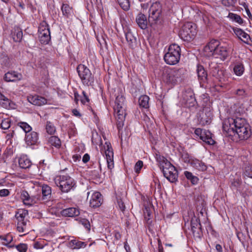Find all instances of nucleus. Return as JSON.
Returning <instances> with one entry per match:
<instances>
[{
    "mask_svg": "<svg viewBox=\"0 0 252 252\" xmlns=\"http://www.w3.org/2000/svg\"><path fill=\"white\" fill-rule=\"evenodd\" d=\"M104 153L107 163V167L111 170L114 167L113 151L110 143L105 142L104 145Z\"/></svg>",
    "mask_w": 252,
    "mask_h": 252,
    "instance_id": "f8f14e48",
    "label": "nucleus"
},
{
    "mask_svg": "<svg viewBox=\"0 0 252 252\" xmlns=\"http://www.w3.org/2000/svg\"><path fill=\"white\" fill-rule=\"evenodd\" d=\"M12 237L10 235H9L3 238V240L7 243V244H8L12 241ZM5 245H6V244H5Z\"/></svg>",
    "mask_w": 252,
    "mask_h": 252,
    "instance_id": "bf43d9fd",
    "label": "nucleus"
},
{
    "mask_svg": "<svg viewBox=\"0 0 252 252\" xmlns=\"http://www.w3.org/2000/svg\"><path fill=\"white\" fill-rule=\"evenodd\" d=\"M228 18H229L232 21L235 22L239 25H242L244 23V20L240 15L233 13H229Z\"/></svg>",
    "mask_w": 252,
    "mask_h": 252,
    "instance_id": "72a5a7b5",
    "label": "nucleus"
},
{
    "mask_svg": "<svg viewBox=\"0 0 252 252\" xmlns=\"http://www.w3.org/2000/svg\"><path fill=\"white\" fill-rule=\"evenodd\" d=\"M243 174L245 176L252 178V167L250 166H246Z\"/></svg>",
    "mask_w": 252,
    "mask_h": 252,
    "instance_id": "09e8293b",
    "label": "nucleus"
},
{
    "mask_svg": "<svg viewBox=\"0 0 252 252\" xmlns=\"http://www.w3.org/2000/svg\"><path fill=\"white\" fill-rule=\"evenodd\" d=\"M46 129L50 134H53L56 131L55 126L49 122H47Z\"/></svg>",
    "mask_w": 252,
    "mask_h": 252,
    "instance_id": "a18cd8bd",
    "label": "nucleus"
},
{
    "mask_svg": "<svg viewBox=\"0 0 252 252\" xmlns=\"http://www.w3.org/2000/svg\"><path fill=\"white\" fill-rule=\"evenodd\" d=\"M69 246L72 249H79L86 247L87 244L85 242L80 241L76 239H73L69 241Z\"/></svg>",
    "mask_w": 252,
    "mask_h": 252,
    "instance_id": "7c9ffc66",
    "label": "nucleus"
},
{
    "mask_svg": "<svg viewBox=\"0 0 252 252\" xmlns=\"http://www.w3.org/2000/svg\"><path fill=\"white\" fill-rule=\"evenodd\" d=\"M213 115L210 111L202 112L199 118V122L202 125H208L211 123Z\"/></svg>",
    "mask_w": 252,
    "mask_h": 252,
    "instance_id": "5701e85b",
    "label": "nucleus"
},
{
    "mask_svg": "<svg viewBox=\"0 0 252 252\" xmlns=\"http://www.w3.org/2000/svg\"><path fill=\"white\" fill-rule=\"evenodd\" d=\"M33 247L36 249H41L43 248V245L38 242L34 243L33 244Z\"/></svg>",
    "mask_w": 252,
    "mask_h": 252,
    "instance_id": "13d9d810",
    "label": "nucleus"
},
{
    "mask_svg": "<svg viewBox=\"0 0 252 252\" xmlns=\"http://www.w3.org/2000/svg\"><path fill=\"white\" fill-rule=\"evenodd\" d=\"M10 126V121L8 119H4L2 121L1 127L3 129H7Z\"/></svg>",
    "mask_w": 252,
    "mask_h": 252,
    "instance_id": "8fccbe9b",
    "label": "nucleus"
},
{
    "mask_svg": "<svg viewBox=\"0 0 252 252\" xmlns=\"http://www.w3.org/2000/svg\"><path fill=\"white\" fill-rule=\"evenodd\" d=\"M102 202L101 194L99 192H95L93 193L90 200V205L92 208L99 207Z\"/></svg>",
    "mask_w": 252,
    "mask_h": 252,
    "instance_id": "a211bd4d",
    "label": "nucleus"
},
{
    "mask_svg": "<svg viewBox=\"0 0 252 252\" xmlns=\"http://www.w3.org/2000/svg\"><path fill=\"white\" fill-rule=\"evenodd\" d=\"M210 73L212 75L220 81L223 77V71L221 69L219 65L216 63H212L210 64Z\"/></svg>",
    "mask_w": 252,
    "mask_h": 252,
    "instance_id": "dca6fc26",
    "label": "nucleus"
},
{
    "mask_svg": "<svg viewBox=\"0 0 252 252\" xmlns=\"http://www.w3.org/2000/svg\"><path fill=\"white\" fill-rule=\"evenodd\" d=\"M55 182L63 192H68L75 185L74 180L67 175L57 176Z\"/></svg>",
    "mask_w": 252,
    "mask_h": 252,
    "instance_id": "39448f33",
    "label": "nucleus"
},
{
    "mask_svg": "<svg viewBox=\"0 0 252 252\" xmlns=\"http://www.w3.org/2000/svg\"><path fill=\"white\" fill-rule=\"evenodd\" d=\"M241 182L239 179L234 180L233 182H232V186L235 188H238L240 185Z\"/></svg>",
    "mask_w": 252,
    "mask_h": 252,
    "instance_id": "4d7b16f0",
    "label": "nucleus"
},
{
    "mask_svg": "<svg viewBox=\"0 0 252 252\" xmlns=\"http://www.w3.org/2000/svg\"><path fill=\"white\" fill-rule=\"evenodd\" d=\"M185 70L183 68H179L178 69H172V72L174 74V76L177 80V83L180 82L183 79Z\"/></svg>",
    "mask_w": 252,
    "mask_h": 252,
    "instance_id": "2f4dec72",
    "label": "nucleus"
},
{
    "mask_svg": "<svg viewBox=\"0 0 252 252\" xmlns=\"http://www.w3.org/2000/svg\"><path fill=\"white\" fill-rule=\"evenodd\" d=\"M162 79L164 82L168 85H175L177 84V80L174 76L172 69H166L163 71Z\"/></svg>",
    "mask_w": 252,
    "mask_h": 252,
    "instance_id": "2eb2a0df",
    "label": "nucleus"
},
{
    "mask_svg": "<svg viewBox=\"0 0 252 252\" xmlns=\"http://www.w3.org/2000/svg\"><path fill=\"white\" fill-rule=\"evenodd\" d=\"M168 167L163 168L164 176L170 182L174 183L178 179V171L175 167L169 163Z\"/></svg>",
    "mask_w": 252,
    "mask_h": 252,
    "instance_id": "9d476101",
    "label": "nucleus"
},
{
    "mask_svg": "<svg viewBox=\"0 0 252 252\" xmlns=\"http://www.w3.org/2000/svg\"><path fill=\"white\" fill-rule=\"evenodd\" d=\"M25 216L26 213H25L23 211H19L18 212L16 213L15 217L17 220V222H27L25 220Z\"/></svg>",
    "mask_w": 252,
    "mask_h": 252,
    "instance_id": "a19ab883",
    "label": "nucleus"
},
{
    "mask_svg": "<svg viewBox=\"0 0 252 252\" xmlns=\"http://www.w3.org/2000/svg\"><path fill=\"white\" fill-rule=\"evenodd\" d=\"M189 94V96L190 97V99L191 100V102H192L193 101L194 102L195 101V99H194V97L193 96V94L192 93V92L190 91L188 93Z\"/></svg>",
    "mask_w": 252,
    "mask_h": 252,
    "instance_id": "0e129e2a",
    "label": "nucleus"
},
{
    "mask_svg": "<svg viewBox=\"0 0 252 252\" xmlns=\"http://www.w3.org/2000/svg\"><path fill=\"white\" fill-rule=\"evenodd\" d=\"M83 96L80 97V101L83 104H86L89 102L90 99L85 91L82 92Z\"/></svg>",
    "mask_w": 252,
    "mask_h": 252,
    "instance_id": "864d4df0",
    "label": "nucleus"
},
{
    "mask_svg": "<svg viewBox=\"0 0 252 252\" xmlns=\"http://www.w3.org/2000/svg\"><path fill=\"white\" fill-rule=\"evenodd\" d=\"M27 99L29 102L35 105L41 106L47 103V100L44 97L38 95H30Z\"/></svg>",
    "mask_w": 252,
    "mask_h": 252,
    "instance_id": "4be33fe9",
    "label": "nucleus"
},
{
    "mask_svg": "<svg viewBox=\"0 0 252 252\" xmlns=\"http://www.w3.org/2000/svg\"><path fill=\"white\" fill-rule=\"evenodd\" d=\"M216 249L218 252H222V247L220 244L216 245Z\"/></svg>",
    "mask_w": 252,
    "mask_h": 252,
    "instance_id": "774afa93",
    "label": "nucleus"
},
{
    "mask_svg": "<svg viewBox=\"0 0 252 252\" xmlns=\"http://www.w3.org/2000/svg\"><path fill=\"white\" fill-rule=\"evenodd\" d=\"M0 63L3 66L8 67L10 65V60L5 54H1L0 56Z\"/></svg>",
    "mask_w": 252,
    "mask_h": 252,
    "instance_id": "c9c22d12",
    "label": "nucleus"
},
{
    "mask_svg": "<svg viewBox=\"0 0 252 252\" xmlns=\"http://www.w3.org/2000/svg\"><path fill=\"white\" fill-rule=\"evenodd\" d=\"M62 11L63 15L68 17L72 12V9L68 4H63L62 7Z\"/></svg>",
    "mask_w": 252,
    "mask_h": 252,
    "instance_id": "79ce46f5",
    "label": "nucleus"
},
{
    "mask_svg": "<svg viewBox=\"0 0 252 252\" xmlns=\"http://www.w3.org/2000/svg\"><path fill=\"white\" fill-rule=\"evenodd\" d=\"M196 72L200 84L208 83L207 73L202 65L197 66Z\"/></svg>",
    "mask_w": 252,
    "mask_h": 252,
    "instance_id": "aec40b11",
    "label": "nucleus"
},
{
    "mask_svg": "<svg viewBox=\"0 0 252 252\" xmlns=\"http://www.w3.org/2000/svg\"><path fill=\"white\" fill-rule=\"evenodd\" d=\"M72 113L75 116H77V117L81 116V115H80L79 112L77 109H73L72 110Z\"/></svg>",
    "mask_w": 252,
    "mask_h": 252,
    "instance_id": "69168bd1",
    "label": "nucleus"
},
{
    "mask_svg": "<svg viewBox=\"0 0 252 252\" xmlns=\"http://www.w3.org/2000/svg\"><path fill=\"white\" fill-rule=\"evenodd\" d=\"M14 103L0 92V105L6 109L12 108Z\"/></svg>",
    "mask_w": 252,
    "mask_h": 252,
    "instance_id": "cd10ccee",
    "label": "nucleus"
},
{
    "mask_svg": "<svg viewBox=\"0 0 252 252\" xmlns=\"http://www.w3.org/2000/svg\"><path fill=\"white\" fill-rule=\"evenodd\" d=\"M143 166V162L141 160H138L135 164L134 166V171L136 173H139L141 169L142 168Z\"/></svg>",
    "mask_w": 252,
    "mask_h": 252,
    "instance_id": "603ef678",
    "label": "nucleus"
},
{
    "mask_svg": "<svg viewBox=\"0 0 252 252\" xmlns=\"http://www.w3.org/2000/svg\"><path fill=\"white\" fill-rule=\"evenodd\" d=\"M194 133L203 142L208 145H213L215 141L212 137V133L209 130L202 129L199 128L195 129Z\"/></svg>",
    "mask_w": 252,
    "mask_h": 252,
    "instance_id": "9b49d317",
    "label": "nucleus"
},
{
    "mask_svg": "<svg viewBox=\"0 0 252 252\" xmlns=\"http://www.w3.org/2000/svg\"><path fill=\"white\" fill-rule=\"evenodd\" d=\"M149 97L146 95L141 96L139 98V104L140 107L147 108L149 107Z\"/></svg>",
    "mask_w": 252,
    "mask_h": 252,
    "instance_id": "f704fd0d",
    "label": "nucleus"
},
{
    "mask_svg": "<svg viewBox=\"0 0 252 252\" xmlns=\"http://www.w3.org/2000/svg\"><path fill=\"white\" fill-rule=\"evenodd\" d=\"M17 229L21 233L27 232L28 229H27V222H17Z\"/></svg>",
    "mask_w": 252,
    "mask_h": 252,
    "instance_id": "37998d69",
    "label": "nucleus"
},
{
    "mask_svg": "<svg viewBox=\"0 0 252 252\" xmlns=\"http://www.w3.org/2000/svg\"><path fill=\"white\" fill-rule=\"evenodd\" d=\"M22 78V74L15 71H10L5 74L3 79L6 82H16L21 80Z\"/></svg>",
    "mask_w": 252,
    "mask_h": 252,
    "instance_id": "f3484780",
    "label": "nucleus"
},
{
    "mask_svg": "<svg viewBox=\"0 0 252 252\" xmlns=\"http://www.w3.org/2000/svg\"><path fill=\"white\" fill-rule=\"evenodd\" d=\"M46 167V165H44V160L42 162H40L39 163V168L45 170Z\"/></svg>",
    "mask_w": 252,
    "mask_h": 252,
    "instance_id": "338daca9",
    "label": "nucleus"
},
{
    "mask_svg": "<svg viewBox=\"0 0 252 252\" xmlns=\"http://www.w3.org/2000/svg\"><path fill=\"white\" fill-rule=\"evenodd\" d=\"M38 135L35 131H32L26 134L25 141L27 145L32 146L35 145L38 141Z\"/></svg>",
    "mask_w": 252,
    "mask_h": 252,
    "instance_id": "412c9836",
    "label": "nucleus"
},
{
    "mask_svg": "<svg viewBox=\"0 0 252 252\" xmlns=\"http://www.w3.org/2000/svg\"><path fill=\"white\" fill-rule=\"evenodd\" d=\"M9 194V191L7 189H2L0 190V196L3 197L6 196L8 195Z\"/></svg>",
    "mask_w": 252,
    "mask_h": 252,
    "instance_id": "6e6d98bb",
    "label": "nucleus"
},
{
    "mask_svg": "<svg viewBox=\"0 0 252 252\" xmlns=\"http://www.w3.org/2000/svg\"><path fill=\"white\" fill-rule=\"evenodd\" d=\"M204 51L206 55L213 56L224 61L228 57L229 51L227 46L225 44L220 43L219 41L212 39L204 47Z\"/></svg>",
    "mask_w": 252,
    "mask_h": 252,
    "instance_id": "f03ea898",
    "label": "nucleus"
},
{
    "mask_svg": "<svg viewBox=\"0 0 252 252\" xmlns=\"http://www.w3.org/2000/svg\"><path fill=\"white\" fill-rule=\"evenodd\" d=\"M233 69L235 74L237 76H241L245 70L244 65L242 61L236 60L233 63Z\"/></svg>",
    "mask_w": 252,
    "mask_h": 252,
    "instance_id": "b1692460",
    "label": "nucleus"
},
{
    "mask_svg": "<svg viewBox=\"0 0 252 252\" xmlns=\"http://www.w3.org/2000/svg\"><path fill=\"white\" fill-rule=\"evenodd\" d=\"M190 225L193 236L196 238H200L202 236V229L199 220L195 218L192 219Z\"/></svg>",
    "mask_w": 252,
    "mask_h": 252,
    "instance_id": "4468645a",
    "label": "nucleus"
},
{
    "mask_svg": "<svg viewBox=\"0 0 252 252\" xmlns=\"http://www.w3.org/2000/svg\"><path fill=\"white\" fill-rule=\"evenodd\" d=\"M118 203L120 209L122 211H124L125 209V206L124 202H123L122 201H118Z\"/></svg>",
    "mask_w": 252,
    "mask_h": 252,
    "instance_id": "e2e57ef3",
    "label": "nucleus"
},
{
    "mask_svg": "<svg viewBox=\"0 0 252 252\" xmlns=\"http://www.w3.org/2000/svg\"><path fill=\"white\" fill-rule=\"evenodd\" d=\"M237 2V0H222V3L225 6H234Z\"/></svg>",
    "mask_w": 252,
    "mask_h": 252,
    "instance_id": "49530a36",
    "label": "nucleus"
},
{
    "mask_svg": "<svg viewBox=\"0 0 252 252\" xmlns=\"http://www.w3.org/2000/svg\"><path fill=\"white\" fill-rule=\"evenodd\" d=\"M38 37L41 44H47L51 39L50 32L48 25L44 21L38 27Z\"/></svg>",
    "mask_w": 252,
    "mask_h": 252,
    "instance_id": "6e6552de",
    "label": "nucleus"
},
{
    "mask_svg": "<svg viewBox=\"0 0 252 252\" xmlns=\"http://www.w3.org/2000/svg\"><path fill=\"white\" fill-rule=\"evenodd\" d=\"M19 164L21 168L26 169L31 166L32 162L27 156H23L19 158Z\"/></svg>",
    "mask_w": 252,
    "mask_h": 252,
    "instance_id": "c756f323",
    "label": "nucleus"
},
{
    "mask_svg": "<svg viewBox=\"0 0 252 252\" xmlns=\"http://www.w3.org/2000/svg\"><path fill=\"white\" fill-rule=\"evenodd\" d=\"M222 128L228 136H235L240 140L248 139L251 134L249 124L242 118H228L224 122Z\"/></svg>",
    "mask_w": 252,
    "mask_h": 252,
    "instance_id": "f257e3e1",
    "label": "nucleus"
},
{
    "mask_svg": "<svg viewBox=\"0 0 252 252\" xmlns=\"http://www.w3.org/2000/svg\"><path fill=\"white\" fill-rule=\"evenodd\" d=\"M90 160V156L88 154L84 155L82 158V161L84 163H87Z\"/></svg>",
    "mask_w": 252,
    "mask_h": 252,
    "instance_id": "052dcab7",
    "label": "nucleus"
},
{
    "mask_svg": "<svg viewBox=\"0 0 252 252\" xmlns=\"http://www.w3.org/2000/svg\"><path fill=\"white\" fill-rule=\"evenodd\" d=\"M125 36L127 42L131 48H134L136 46V39L133 35L130 30L126 29L125 30Z\"/></svg>",
    "mask_w": 252,
    "mask_h": 252,
    "instance_id": "393cba45",
    "label": "nucleus"
},
{
    "mask_svg": "<svg viewBox=\"0 0 252 252\" xmlns=\"http://www.w3.org/2000/svg\"><path fill=\"white\" fill-rule=\"evenodd\" d=\"M121 7L125 10L129 9V4L128 0H117Z\"/></svg>",
    "mask_w": 252,
    "mask_h": 252,
    "instance_id": "c03bdc74",
    "label": "nucleus"
},
{
    "mask_svg": "<svg viewBox=\"0 0 252 252\" xmlns=\"http://www.w3.org/2000/svg\"><path fill=\"white\" fill-rule=\"evenodd\" d=\"M181 57V48L176 44L170 45L168 52L164 56V60L167 64L174 65L180 61Z\"/></svg>",
    "mask_w": 252,
    "mask_h": 252,
    "instance_id": "20e7f679",
    "label": "nucleus"
},
{
    "mask_svg": "<svg viewBox=\"0 0 252 252\" xmlns=\"http://www.w3.org/2000/svg\"><path fill=\"white\" fill-rule=\"evenodd\" d=\"M13 39L15 42H20L23 37V32L19 29H15L13 33Z\"/></svg>",
    "mask_w": 252,
    "mask_h": 252,
    "instance_id": "e433bc0d",
    "label": "nucleus"
},
{
    "mask_svg": "<svg viewBox=\"0 0 252 252\" xmlns=\"http://www.w3.org/2000/svg\"><path fill=\"white\" fill-rule=\"evenodd\" d=\"M136 21L141 29L145 30L147 28L148 21L144 14L139 13L136 17Z\"/></svg>",
    "mask_w": 252,
    "mask_h": 252,
    "instance_id": "a878e982",
    "label": "nucleus"
},
{
    "mask_svg": "<svg viewBox=\"0 0 252 252\" xmlns=\"http://www.w3.org/2000/svg\"><path fill=\"white\" fill-rule=\"evenodd\" d=\"M232 30L237 36L243 42L247 44H249L250 40V36L249 34L240 28L234 27L232 28Z\"/></svg>",
    "mask_w": 252,
    "mask_h": 252,
    "instance_id": "6ab92c4d",
    "label": "nucleus"
},
{
    "mask_svg": "<svg viewBox=\"0 0 252 252\" xmlns=\"http://www.w3.org/2000/svg\"><path fill=\"white\" fill-rule=\"evenodd\" d=\"M196 34L195 27L191 23L187 22L182 27L179 35L184 41H189Z\"/></svg>",
    "mask_w": 252,
    "mask_h": 252,
    "instance_id": "423d86ee",
    "label": "nucleus"
},
{
    "mask_svg": "<svg viewBox=\"0 0 252 252\" xmlns=\"http://www.w3.org/2000/svg\"><path fill=\"white\" fill-rule=\"evenodd\" d=\"M48 142L51 145L56 148H59L61 145L60 139L55 136H51L49 139Z\"/></svg>",
    "mask_w": 252,
    "mask_h": 252,
    "instance_id": "4c0bfd02",
    "label": "nucleus"
},
{
    "mask_svg": "<svg viewBox=\"0 0 252 252\" xmlns=\"http://www.w3.org/2000/svg\"><path fill=\"white\" fill-rule=\"evenodd\" d=\"M125 97L122 95H118L117 96L115 101V105L113 108H122V107H125Z\"/></svg>",
    "mask_w": 252,
    "mask_h": 252,
    "instance_id": "473e14b6",
    "label": "nucleus"
},
{
    "mask_svg": "<svg viewBox=\"0 0 252 252\" xmlns=\"http://www.w3.org/2000/svg\"><path fill=\"white\" fill-rule=\"evenodd\" d=\"M17 250L20 252H26L28 249V246L26 244L21 243L15 246Z\"/></svg>",
    "mask_w": 252,
    "mask_h": 252,
    "instance_id": "de8ad7c7",
    "label": "nucleus"
},
{
    "mask_svg": "<svg viewBox=\"0 0 252 252\" xmlns=\"http://www.w3.org/2000/svg\"><path fill=\"white\" fill-rule=\"evenodd\" d=\"M182 160L186 163L190 162L191 160L189 158V155L187 152H183L181 155Z\"/></svg>",
    "mask_w": 252,
    "mask_h": 252,
    "instance_id": "5fc2aeb1",
    "label": "nucleus"
},
{
    "mask_svg": "<svg viewBox=\"0 0 252 252\" xmlns=\"http://www.w3.org/2000/svg\"><path fill=\"white\" fill-rule=\"evenodd\" d=\"M62 214L65 217H73L78 216L80 214V212L78 209L71 207L63 209L62 211Z\"/></svg>",
    "mask_w": 252,
    "mask_h": 252,
    "instance_id": "bb28decb",
    "label": "nucleus"
},
{
    "mask_svg": "<svg viewBox=\"0 0 252 252\" xmlns=\"http://www.w3.org/2000/svg\"><path fill=\"white\" fill-rule=\"evenodd\" d=\"M149 20L150 22L156 23L159 20L162 12L161 4L158 1L154 2L151 5L149 10Z\"/></svg>",
    "mask_w": 252,
    "mask_h": 252,
    "instance_id": "1a4fd4ad",
    "label": "nucleus"
},
{
    "mask_svg": "<svg viewBox=\"0 0 252 252\" xmlns=\"http://www.w3.org/2000/svg\"><path fill=\"white\" fill-rule=\"evenodd\" d=\"M17 126L21 127L25 131L26 134L31 132L32 129V127L26 122H20L18 123Z\"/></svg>",
    "mask_w": 252,
    "mask_h": 252,
    "instance_id": "ea45409f",
    "label": "nucleus"
},
{
    "mask_svg": "<svg viewBox=\"0 0 252 252\" xmlns=\"http://www.w3.org/2000/svg\"><path fill=\"white\" fill-rule=\"evenodd\" d=\"M77 71L84 85L89 86L94 83V76L90 69L85 65L82 64L78 65Z\"/></svg>",
    "mask_w": 252,
    "mask_h": 252,
    "instance_id": "0eeeda50",
    "label": "nucleus"
},
{
    "mask_svg": "<svg viewBox=\"0 0 252 252\" xmlns=\"http://www.w3.org/2000/svg\"><path fill=\"white\" fill-rule=\"evenodd\" d=\"M79 223L83 225L88 230H90V223L88 220L85 219H81L79 220Z\"/></svg>",
    "mask_w": 252,
    "mask_h": 252,
    "instance_id": "3c124183",
    "label": "nucleus"
},
{
    "mask_svg": "<svg viewBox=\"0 0 252 252\" xmlns=\"http://www.w3.org/2000/svg\"><path fill=\"white\" fill-rule=\"evenodd\" d=\"M184 175L188 180L190 181L193 185H196L198 183V178L193 175L191 172L186 171L184 172Z\"/></svg>",
    "mask_w": 252,
    "mask_h": 252,
    "instance_id": "58836bf2",
    "label": "nucleus"
},
{
    "mask_svg": "<svg viewBox=\"0 0 252 252\" xmlns=\"http://www.w3.org/2000/svg\"><path fill=\"white\" fill-rule=\"evenodd\" d=\"M190 164L192 167L199 171H203L207 169L206 164L197 159H192L190 161Z\"/></svg>",
    "mask_w": 252,
    "mask_h": 252,
    "instance_id": "c85d7f7f",
    "label": "nucleus"
},
{
    "mask_svg": "<svg viewBox=\"0 0 252 252\" xmlns=\"http://www.w3.org/2000/svg\"><path fill=\"white\" fill-rule=\"evenodd\" d=\"M74 100H75L76 103H77L79 100V99L80 100L81 96L78 94V93L77 92H74Z\"/></svg>",
    "mask_w": 252,
    "mask_h": 252,
    "instance_id": "680f3d73",
    "label": "nucleus"
},
{
    "mask_svg": "<svg viewBox=\"0 0 252 252\" xmlns=\"http://www.w3.org/2000/svg\"><path fill=\"white\" fill-rule=\"evenodd\" d=\"M116 119L117 120V126L119 130L123 126L126 115L125 107L122 108H114Z\"/></svg>",
    "mask_w": 252,
    "mask_h": 252,
    "instance_id": "ddd939ff",
    "label": "nucleus"
},
{
    "mask_svg": "<svg viewBox=\"0 0 252 252\" xmlns=\"http://www.w3.org/2000/svg\"><path fill=\"white\" fill-rule=\"evenodd\" d=\"M42 196H30L26 191H23L21 193V198L25 204L32 206L37 203L41 198L43 200H50L51 198L52 189L47 185H43L40 187Z\"/></svg>",
    "mask_w": 252,
    "mask_h": 252,
    "instance_id": "7ed1b4c3",
    "label": "nucleus"
}]
</instances>
